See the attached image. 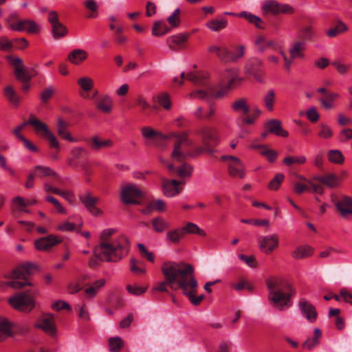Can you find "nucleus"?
I'll list each match as a JSON object with an SVG mask.
<instances>
[{"instance_id":"nucleus-1","label":"nucleus","mask_w":352,"mask_h":352,"mask_svg":"<svg viewBox=\"0 0 352 352\" xmlns=\"http://www.w3.org/2000/svg\"><path fill=\"white\" fill-rule=\"evenodd\" d=\"M160 269L164 279L155 285L154 290L168 292V287L173 291L181 289L192 305H199L201 303L204 296H195L198 283L191 265L166 261L162 263Z\"/></svg>"},{"instance_id":"nucleus-2","label":"nucleus","mask_w":352,"mask_h":352,"mask_svg":"<svg viewBox=\"0 0 352 352\" xmlns=\"http://www.w3.org/2000/svg\"><path fill=\"white\" fill-rule=\"evenodd\" d=\"M116 232L114 228H107L101 232L100 243L94 250L96 257L99 260L118 262L128 254L130 249L129 240L122 234L112 238Z\"/></svg>"},{"instance_id":"nucleus-3","label":"nucleus","mask_w":352,"mask_h":352,"mask_svg":"<svg viewBox=\"0 0 352 352\" xmlns=\"http://www.w3.org/2000/svg\"><path fill=\"white\" fill-rule=\"evenodd\" d=\"M266 285L268 300L272 307L279 311H284L292 307V298L296 295V291L288 280L274 276L267 278Z\"/></svg>"},{"instance_id":"nucleus-4","label":"nucleus","mask_w":352,"mask_h":352,"mask_svg":"<svg viewBox=\"0 0 352 352\" xmlns=\"http://www.w3.org/2000/svg\"><path fill=\"white\" fill-rule=\"evenodd\" d=\"M8 302L14 309L25 313L30 312L36 305L34 296L29 290L15 294Z\"/></svg>"},{"instance_id":"nucleus-5","label":"nucleus","mask_w":352,"mask_h":352,"mask_svg":"<svg viewBox=\"0 0 352 352\" xmlns=\"http://www.w3.org/2000/svg\"><path fill=\"white\" fill-rule=\"evenodd\" d=\"M261 10L263 14L278 15L292 14L295 9L288 3H281L276 0H265L263 1Z\"/></svg>"},{"instance_id":"nucleus-6","label":"nucleus","mask_w":352,"mask_h":352,"mask_svg":"<svg viewBox=\"0 0 352 352\" xmlns=\"http://www.w3.org/2000/svg\"><path fill=\"white\" fill-rule=\"evenodd\" d=\"M221 160L226 162L228 174L232 177L243 179L245 176V166L237 157L223 155Z\"/></svg>"},{"instance_id":"nucleus-7","label":"nucleus","mask_w":352,"mask_h":352,"mask_svg":"<svg viewBox=\"0 0 352 352\" xmlns=\"http://www.w3.org/2000/svg\"><path fill=\"white\" fill-rule=\"evenodd\" d=\"M142 195V192L138 186L129 184L122 188L121 200L125 204H137L140 203Z\"/></svg>"},{"instance_id":"nucleus-8","label":"nucleus","mask_w":352,"mask_h":352,"mask_svg":"<svg viewBox=\"0 0 352 352\" xmlns=\"http://www.w3.org/2000/svg\"><path fill=\"white\" fill-rule=\"evenodd\" d=\"M242 78L239 76L237 68H228L224 70L221 76V86L224 89L229 90L237 87Z\"/></svg>"},{"instance_id":"nucleus-9","label":"nucleus","mask_w":352,"mask_h":352,"mask_svg":"<svg viewBox=\"0 0 352 352\" xmlns=\"http://www.w3.org/2000/svg\"><path fill=\"white\" fill-rule=\"evenodd\" d=\"M245 72L248 75L261 81L264 75V64L262 60L258 58L252 57L247 60L245 65Z\"/></svg>"},{"instance_id":"nucleus-10","label":"nucleus","mask_w":352,"mask_h":352,"mask_svg":"<svg viewBox=\"0 0 352 352\" xmlns=\"http://www.w3.org/2000/svg\"><path fill=\"white\" fill-rule=\"evenodd\" d=\"M195 133L201 138L204 145L210 146V144H212L216 146L221 141L217 130L208 126H201Z\"/></svg>"},{"instance_id":"nucleus-11","label":"nucleus","mask_w":352,"mask_h":352,"mask_svg":"<svg viewBox=\"0 0 352 352\" xmlns=\"http://www.w3.org/2000/svg\"><path fill=\"white\" fill-rule=\"evenodd\" d=\"M208 77V74L205 72H190L187 74L186 77L185 73L182 72L180 78L175 77L174 78V82L179 85H182L183 80L186 78L197 85H206Z\"/></svg>"},{"instance_id":"nucleus-12","label":"nucleus","mask_w":352,"mask_h":352,"mask_svg":"<svg viewBox=\"0 0 352 352\" xmlns=\"http://www.w3.org/2000/svg\"><path fill=\"white\" fill-rule=\"evenodd\" d=\"M34 327L43 330L51 336H54L56 333V328L52 315H42L34 324Z\"/></svg>"},{"instance_id":"nucleus-13","label":"nucleus","mask_w":352,"mask_h":352,"mask_svg":"<svg viewBox=\"0 0 352 352\" xmlns=\"http://www.w3.org/2000/svg\"><path fill=\"white\" fill-rule=\"evenodd\" d=\"M10 60L14 66V75L16 78L23 82H28L33 77L28 70L25 69L22 60L19 57H10Z\"/></svg>"},{"instance_id":"nucleus-14","label":"nucleus","mask_w":352,"mask_h":352,"mask_svg":"<svg viewBox=\"0 0 352 352\" xmlns=\"http://www.w3.org/2000/svg\"><path fill=\"white\" fill-rule=\"evenodd\" d=\"M63 239L54 234H50L41 237L35 241L34 245L36 250L43 252L50 250L55 245L60 243Z\"/></svg>"},{"instance_id":"nucleus-15","label":"nucleus","mask_w":352,"mask_h":352,"mask_svg":"<svg viewBox=\"0 0 352 352\" xmlns=\"http://www.w3.org/2000/svg\"><path fill=\"white\" fill-rule=\"evenodd\" d=\"M259 248L265 254H271L278 246V237L276 234H270L258 238Z\"/></svg>"},{"instance_id":"nucleus-16","label":"nucleus","mask_w":352,"mask_h":352,"mask_svg":"<svg viewBox=\"0 0 352 352\" xmlns=\"http://www.w3.org/2000/svg\"><path fill=\"white\" fill-rule=\"evenodd\" d=\"M331 199L343 217L352 214V197L344 196L340 200H336L335 195L331 194Z\"/></svg>"},{"instance_id":"nucleus-17","label":"nucleus","mask_w":352,"mask_h":352,"mask_svg":"<svg viewBox=\"0 0 352 352\" xmlns=\"http://www.w3.org/2000/svg\"><path fill=\"white\" fill-rule=\"evenodd\" d=\"M298 307L301 314L311 323L316 321L318 313L316 307L305 298L298 301Z\"/></svg>"},{"instance_id":"nucleus-18","label":"nucleus","mask_w":352,"mask_h":352,"mask_svg":"<svg viewBox=\"0 0 352 352\" xmlns=\"http://www.w3.org/2000/svg\"><path fill=\"white\" fill-rule=\"evenodd\" d=\"M79 200L82 202L89 212L94 216H101L102 211L96 206L99 199L93 197L90 192H87L79 196Z\"/></svg>"},{"instance_id":"nucleus-19","label":"nucleus","mask_w":352,"mask_h":352,"mask_svg":"<svg viewBox=\"0 0 352 352\" xmlns=\"http://www.w3.org/2000/svg\"><path fill=\"white\" fill-rule=\"evenodd\" d=\"M180 183L176 179L169 180L166 178L162 179V188L163 194L166 197H173L179 195L182 188L179 187Z\"/></svg>"},{"instance_id":"nucleus-20","label":"nucleus","mask_w":352,"mask_h":352,"mask_svg":"<svg viewBox=\"0 0 352 352\" xmlns=\"http://www.w3.org/2000/svg\"><path fill=\"white\" fill-rule=\"evenodd\" d=\"M189 132L184 131L182 132H170L167 135L160 133V139L168 140L172 138L175 139V143H183L184 146L190 147L193 145V142L189 138Z\"/></svg>"},{"instance_id":"nucleus-21","label":"nucleus","mask_w":352,"mask_h":352,"mask_svg":"<svg viewBox=\"0 0 352 352\" xmlns=\"http://www.w3.org/2000/svg\"><path fill=\"white\" fill-rule=\"evenodd\" d=\"M219 93H215L212 87L208 86L206 89H200L192 91L189 94V98L191 100H208L214 96H219Z\"/></svg>"},{"instance_id":"nucleus-22","label":"nucleus","mask_w":352,"mask_h":352,"mask_svg":"<svg viewBox=\"0 0 352 352\" xmlns=\"http://www.w3.org/2000/svg\"><path fill=\"white\" fill-rule=\"evenodd\" d=\"M68 123L62 118L57 119L56 129L58 135L63 140L69 142H77L78 140L74 138L68 129Z\"/></svg>"},{"instance_id":"nucleus-23","label":"nucleus","mask_w":352,"mask_h":352,"mask_svg":"<svg viewBox=\"0 0 352 352\" xmlns=\"http://www.w3.org/2000/svg\"><path fill=\"white\" fill-rule=\"evenodd\" d=\"M189 34L187 33L177 34L169 36L166 42L171 50H177V48L184 47L185 43L188 41Z\"/></svg>"},{"instance_id":"nucleus-24","label":"nucleus","mask_w":352,"mask_h":352,"mask_svg":"<svg viewBox=\"0 0 352 352\" xmlns=\"http://www.w3.org/2000/svg\"><path fill=\"white\" fill-rule=\"evenodd\" d=\"M230 108L233 112L247 115L251 110L246 98L241 97L235 99L231 104Z\"/></svg>"},{"instance_id":"nucleus-25","label":"nucleus","mask_w":352,"mask_h":352,"mask_svg":"<svg viewBox=\"0 0 352 352\" xmlns=\"http://www.w3.org/2000/svg\"><path fill=\"white\" fill-rule=\"evenodd\" d=\"M306 50V43L302 41H296L292 42L289 48V55L292 58H303L305 57V51Z\"/></svg>"},{"instance_id":"nucleus-26","label":"nucleus","mask_w":352,"mask_h":352,"mask_svg":"<svg viewBox=\"0 0 352 352\" xmlns=\"http://www.w3.org/2000/svg\"><path fill=\"white\" fill-rule=\"evenodd\" d=\"M265 126L270 133H274L278 136L286 138L289 135V133L282 128L281 122L278 120H270L265 123Z\"/></svg>"},{"instance_id":"nucleus-27","label":"nucleus","mask_w":352,"mask_h":352,"mask_svg":"<svg viewBox=\"0 0 352 352\" xmlns=\"http://www.w3.org/2000/svg\"><path fill=\"white\" fill-rule=\"evenodd\" d=\"M314 252V249L309 245H302L296 247L292 252L294 258L300 260L310 257Z\"/></svg>"},{"instance_id":"nucleus-28","label":"nucleus","mask_w":352,"mask_h":352,"mask_svg":"<svg viewBox=\"0 0 352 352\" xmlns=\"http://www.w3.org/2000/svg\"><path fill=\"white\" fill-rule=\"evenodd\" d=\"M322 332L319 328L316 327L314 330V336L308 337L302 346L304 349L311 351L320 344Z\"/></svg>"},{"instance_id":"nucleus-29","label":"nucleus","mask_w":352,"mask_h":352,"mask_svg":"<svg viewBox=\"0 0 352 352\" xmlns=\"http://www.w3.org/2000/svg\"><path fill=\"white\" fill-rule=\"evenodd\" d=\"M88 57V53L82 49H75L71 51L68 56L67 60L75 65H80Z\"/></svg>"},{"instance_id":"nucleus-30","label":"nucleus","mask_w":352,"mask_h":352,"mask_svg":"<svg viewBox=\"0 0 352 352\" xmlns=\"http://www.w3.org/2000/svg\"><path fill=\"white\" fill-rule=\"evenodd\" d=\"M208 51L210 53L215 54L220 60L228 63L229 49L226 45H211L208 47Z\"/></svg>"},{"instance_id":"nucleus-31","label":"nucleus","mask_w":352,"mask_h":352,"mask_svg":"<svg viewBox=\"0 0 352 352\" xmlns=\"http://www.w3.org/2000/svg\"><path fill=\"white\" fill-rule=\"evenodd\" d=\"M96 107L104 113H109L113 108V100L108 95L100 96L96 102Z\"/></svg>"},{"instance_id":"nucleus-32","label":"nucleus","mask_w":352,"mask_h":352,"mask_svg":"<svg viewBox=\"0 0 352 352\" xmlns=\"http://www.w3.org/2000/svg\"><path fill=\"white\" fill-rule=\"evenodd\" d=\"M19 30L16 32H27L30 34H36L39 31V25L34 21L29 19H21L18 23Z\"/></svg>"},{"instance_id":"nucleus-33","label":"nucleus","mask_w":352,"mask_h":352,"mask_svg":"<svg viewBox=\"0 0 352 352\" xmlns=\"http://www.w3.org/2000/svg\"><path fill=\"white\" fill-rule=\"evenodd\" d=\"M28 124L34 126L36 133L40 134L45 137L50 131L47 126L44 122H42L39 119L34 116H31L28 120Z\"/></svg>"},{"instance_id":"nucleus-34","label":"nucleus","mask_w":352,"mask_h":352,"mask_svg":"<svg viewBox=\"0 0 352 352\" xmlns=\"http://www.w3.org/2000/svg\"><path fill=\"white\" fill-rule=\"evenodd\" d=\"M15 324L8 318L0 316V333L6 337L14 336L13 329Z\"/></svg>"},{"instance_id":"nucleus-35","label":"nucleus","mask_w":352,"mask_h":352,"mask_svg":"<svg viewBox=\"0 0 352 352\" xmlns=\"http://www.w3.org/2000/svg\"><path fill=\"white\" fill-rule=\"evenodd\" d=\"M36 177H58V173L48 166H35L32 170Z\"/></svg>"},{"instance_id":"nucleus-36","label":"nucleus","mask_w":352,"mask_h":352,"mask_svg":"<svg viewBox=\"0 0 352 352\" xmlns=\"http://www.w3.org/2000/svg\"><path fill=\"white\" fill-rule=\"evenodd\" d=\"M32 267L33 265L31 263H25L14 270L11 277L14 279L26 280V276L30 274Z\"/></svg>"},{"instance_id":"nucleus-37","label":"nucleus","mask_w":352,"mask_h":352,"mask_svg":"<svg viewBox=\"0 0 352 352\" xmlns=\"http://www.w3.org/2000/svg\"><path fill=\"white\" fill-rule=\"evenodd\" d=\"M184 233L180 228L168 230L166 234V241L168 243L177 245L179 244L184 237Z\"/></svg>"},{"instance_id":"nucleus-38","label":"nucleus","mask_w":352,"mask_h":352,"mask_svg":"<svg viewBox=\"0 0 352 352\" xmlns=\"http://www.w3.org/2000/svg\"><path fill=\"white\" fill-rule=\"evenodd\" d=\"M238 16L245 18L250 23L254 25L258 29H264L265 23L259 16L252 14L251 12L243 11L240 12Z\"/></svg>"},{"instance_id":"nucleus-39","label":"nucleus","mask_w":352,"mask_h":352,"mask_svg":"<svg viewBox=\"0 0 352 352\" xmlns=\"http://www.w3.org/2000/svg\"><path fill=\"white\" fill-rule=\"evenodd\" d=\"M313 180L320 182L329 188H335L339 185V179L334 174H329L325 176L314 177Z\"/></svg>"},{"instance_id":"nucleus-40","label":"nucleus","mask_w":352,"mask_h":352,"mask_svg":"<svg viewBox=\"0 0 352 352\" xmlns=\"http://www.w3.org/2000/svg\"><path fill=\"white\" fill-rule=\"evenodd\" d=\"M254 45L259 52H263L268 48L274 47L275 42L273 40L267 39L264 36L259 35L255 38Z\"/></svg>"},{"instance_id":"nucleus-41","label":"nucleus","mask_w":352,"mask_h":352,"mask_svg":"<svg viewBox=\"0 0 352 352\" xmlns=\"http://www.w3.org/2000/svg\"><path fill=\"white\" fill-rule=\"evenodd\" d=\"M228 25V20L226 19H214L209 21L206 23V27L213 32H218Z\"/></svg>"},{"instance_id":"nucleus-42","label":"nucleus","mask_w":352,"mask_h":352,"mask_svg":"<svg viewBox=\"0 0 352 352\" xmlns=\"http://www.w3.org/2000/svg\"><path fill=\"white\" fill-rule=\"evenodd\" d=\"M154 230L157 233L164 232L169 227V223L161 217L153 218L151 221Z\"/></svg>"},{"instance_id":"nucleus-43","label":"nucleus","mask_w":352,"mask_h":352,"mask_svg":"<svg viewBox=\"0 0 352 352\" xmlns=\"http://www.w3.org/2000/svg\"><path fill=\"white\" fill-rule=\"evenodd\" d=\"M182 145H183V143H174L171 153L173 162H182L186 159V155L182 151Z\"/></svg>"},{"instance_id":"nucleus-44","label":"nucleus","mask_w":352,"mask_h":352,"mask_svg":"<svg viewBox=\"0 0 352 352\" xmlns=\"http://www.w3.org/2000/svg\"><path fill=\"white\" fill-rule=\"evenodd\" d=\"M181 228L184 235L186 234H197L201 236L206 235V232L194 223L188 222L185 226L181 227Z\"/></svg>"},{"instance_id":"nucleus-45","label":"nucleus","mask_w":352,"mask_h":352,"mask_svg":"<svg viewBox=\"0 0 352 352\" xmlns=\"http://www.w3.org/2000/svg\"><path fill=\"white\" fill-rule=\"evenodd\" d=\"M156 101L160 107L166 111H170L172 108V102L170 96L166 92H162L156 96Z\"/></svg>"},{"instance_id":"nucleus-46","label":"nucleus","mask_w":352,"mask_h":352,"mask_svg":"<svg viewBox=\"0 0 352 352\" xmlns=\"http://www.w3.org/2000/svg\"><path fill=\"white\" fill-rule=\"evenodd\" d=\"M170 31V28L162 21H157L152 28V34L155 36H161Z\"/></svg>"},{"instance_id":"nucleus-47","label":"nucleus","mask_w":352,"mask_h":352,"mask_svg":"<svg viewBox=\"0 0 352 352\" xmlns=\"http://www.w3.org/2000/svg\"><path fill=\"white\" fill-rule=\"evenodd\" d=\"M317 135L319 138L322 139H329L333 135L332 129L325 123H321L318 126Z\"/></svg>"},{"instance_id":"nucleus-48","label":"nucleus","mask_w":352,"mask_h":352,"mask_svg":"<svg viewBox=\"0 0 352 352\" xmlns=\"http://www.w3.org/2000/svg\"><path fill=\"white\" fill-rule=\"evenodd\" d=\"M92 148L96 150L102 148H110L113 146V143L111 140H101L98 137H94L91 140Z\"/></svg>"},{"instance_id":"nucleus-49","label":"nucleus","mask_w":352,"mask_h":352,"mask_svg":"<svg viewBox=\"0 0 352 352\" xmlns=\"http://www.w3.org/2000/svg\"><path fill=\"white\" fill-rule=\"evenodd\" d=\"M245 51V47L243 45H240L234 48V52L232 53L229 50V58L228 63L236 62L239 59L241 58Z\"/></svg>"},{"instance_id":"nucleus-50","label":"nucleus","mask_w":352,"mask_h":352,"mask_svg":"<svg viewBox=\"0 0 352 352\" xmlns=\"http://www.w3.org/2000/svg\"><path fill=\"white\" fill-rule=\"evenodd\" d=\"M339 94L333 92L327 93L324 98H321L320 102L327 109H330L333 107V102L339 98Z\"/></svg>"},{"instance_id":"nucleus-51","label":"nucleus","mask_w":352,"mask_h":352,"mask_svg":"<svg viewBox=\"0 0 352 352\" xmlns=\"http://www.w3.org/2000/svg\"><path fill=\"white\" fill-rule=\"evenodd\" d=\"M124 346V341L118 336L109 339V348L111 352H120Z\"/></svg>"},{"instance_id":"nucleus-52","label":"nucleus","mask_w":352,"mask_h":352,"mask_svg":"<svg viewBox=\"0 0 352 352\" xmlns=\"http://www.w3.org/2000/svg\"><path fill=\"white\" fill-rule=\"evenodd\" d=\"M348 28L345 23L339 20L335 28L327 31V35L330 38L336 37L338 34L347 31Z\"/></svg>"},{"instance_id":"nucleus-53","label":"nucleus","mask_w":352,"mask_h":352,"mask_svg":"<svg viewBox=\"0 0 352 352\" xmlns=\"http://www.w3.org/2000/svg\"><path fill=\"white\" fill-rule=\"evenodd\" d=\"M328 159L333 164H342L344 162V157L339 150H330L328 152Z\"/></svg>"},{"instance_id":"nucleus-54","label":"nucleus","mask_w":352,"mask_h":352,"mask_svg":"<svg viewBox=\"0 0 352 352\" xmlns=\"http://www.w3.org/2000/svg\"><path fill=\"white\" fill-rule=\"evenodd\" d=\"M275 96L274 91L273 89H270L263 97L264 105L270 111H272L274 110Z\"/></svg>"},{"instance_id":"nucleus-55","label":"nucleus","mask_w":352,"mask_h":352,"mask_svg":"<svg viewBox=\"0 0 352 352\" xmlns=\"http://www.w3.org/2000/svg\"><path fill=\"white\" fill-rule=\"evenodd\" d=\"M252 113L251 115H245V116L243 119V122L247 124H254L256 120L258 119L259 116L262 113L261 110L255 106L252 109Z\"/></svg>"},{"instance_id":"nucleus-56","label":"nucleus","mask_w":352,"mask_h":352,"mask_svg":"<svg viewBox=\"0 0 352 352\" xmlns=\"http://www.w3.org/2000/svg\"><path fill=\"white\" fill-rule=\"evenodd\" d=\"M307 162V158L304 155L299 156H287L283 159V164L286 166H290L292 164L301 165Z\"/></svg>"},{"instance_id":"nucleus-57","label":"nucleus","mask_w":352,"mask_h":352,"mask_svg":"<svg viewBox=\"0 0 352 352\" xmlns=\"http://www.w3.org/2000/svg\"><path fill=\"white\" fill-rule=\"evenodd\" d=\"M77 83L85 92H89L91 91L93 89L94 85L93 79L88 76L80 78L78 80Z\"/></svg>"},{"instance_id":"nucleus-58","label":"nucleus","mask_w":352,"mask_h":352,"mask_svg":"<svg viewBox=\"0 0 352 352\" xmlns=\"http://www.w3.org/2000/svg\"><path fill=\"white\" fill-rule=\"evenodd\" d=\"M4 96L11 103L18 104L20 99L12 86H8L4 89Z\"/></svg>"},{"instance_id":"nucleus-59","label":"nucleus","mask_w":352,"mask_h":352,"mask_svg":"<svg viewBox=\"0 0 352 352\" xmlns=\"http://www.w3.org/2000/svg\"><path fill=\"white\" fill-rule=\"evenodd\" d=\"M20 19L16 13L10 14L6 19V23L9 29L12 31L19 30L18 23L20 22Z\"/></svg>"},{"instance_id":"nucleus-60","label":"nucleus","mask_w":352,"mask_h":352,"mask_svg":"<svg viewBox=\"0 0 352 352\" xmlns=\"http://www.w3.org/2000/svg\"><path fill=\"white\" fill-rule=\"evenodd\" d=\"M52 30L54 38L63 37L68 32L67 28L61 23L52 25Z\"/></svg>"},{"instance_id":"nucleus-61","label":"nucleus","mask_w":352,"mask_h":352,"mask_svg":"<svg viewBox=\"0 0 352 352\" xmlns=\"http://www.w3.org/2000/svg\"><path fill=\"white\" fill-rule=\"evenodd\" d=\"M84 6L91 11L88 18L94 19L98 16V6L95 0H87L84 2Z\"/></svg>"},{"instance_id":"nucleus-62","label":"nucleus","mask_w":352,"mask_h":352,"mask_svg":"<svg viewBox=\"0 0 352 352\" xmlns=\"http://www.w3.org/2000/svg\"><path fill=\"white\" fill-rule=\"evenodd\" d=\"M331 64L335 67L336 71L342 75L346 74L352 68L351 64H344L340 60H334L331 63Z\"/></svg>"},{"instance_id":"nucleus-63","label":"nucleus","mask_w":352,"mask_h":352,"mask_svg":"<svg viewBox=\"0 0 352 352\" xmlns=\"http://www.w3.org/2000/svg\"><path fill=\"white\" fill-rule=\"evenodd\" d=\"M314 34L312 28L311 26H305L300 30L298 38L301 39L300 41L306 43L307 41L312 39Z\"/></svg>"},{"instance_id":"nucleus-64","label":"nucleus","mask_w":352,"mask_h":352,"mask_svg":"<svg viewBox=\"0 0 352 352\" xmlns=\"http://www.w3.org/2000/svg\"><path fill=\"white\" fill-rule=\"evenodd\" d=\"M284 179V175L277 173L274 179L270 182L268 188L272 190H277Z\"/></svg>"}]
</instances>
